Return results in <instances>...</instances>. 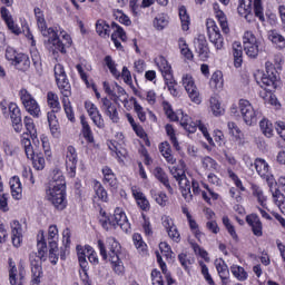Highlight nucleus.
I'll return each instance as SVG.
<instances>
[{
	"mask_svg": "<svg viewBox=\"0 0 285 285\" xmlns=\"http://www.w3.org/2000/svg\"><path fill=\"white\" fill-rule=\"evenodd\" d=\"M178 181V186L181 189V195L186 202H193V193L190 191V180L183 176Z\"/></svg>",
	"mask_w": 285,
	"mask_h": 285,
	"instance_id": "obj_25",
	"label": "nucleus"
},
{
	"mask_svg": "<svg viewBox=\"0 0 285 285\" xmlns=\"http://www.w3.org/2000/svg\"><path fill=\"white\" fill-rule=\"evenodd\" d=\"M179 17L181 21V28L183 30H188L190 26V16H188V11L186 10V7L179 8Z\"/></svg>",
	"mask_w": 285,
	"mask_h": 285,
	"instance_id": "obj_46",
	"label": "nucleus"
},
{
	"mask_svg": "<svg viewBox=\"0 0 285 285\" xmlns=\"http://www.w3.org/2000/svg\"><path fill=\"white\" fill-rule=\"evenodd\" d=\"M134 110L140 121H146V112L144 111V107L137 102V100H134Z\"/></svg>",
	"mask_w": 285,
	"mask_h": 285,
	"instance_id": "obj_61",
	"label": "nucleus"
},
{
	"mask_svg": "<svg viewBox=\"0 0 285 285\" xmlns=\"http://www.w3.org/2000/svg\"><path fill=\"white\" fill-rule=\"evenodd\" d=\"M199 266L202 268V275L205 277L206 282L209 285H215V281H213V276H210V273L208 272V266H206L204 262H200Z\"/></svg>",
	"mask_w": 285,
	"mask_h": 285,
	"instance_id": "obj_60",
	"label": "nucleus"
},
{
	"mask_svg": "<svg viewBox=\"0 0 285 285\" xmlns=\"http://www.w3.org/2000/svg\"><path fill=\"white\" fill-rule=\"evenodd\" d=\"M214 10H215L216 19H218L219 26L224 35H228V32H230V28L228 27V20L226 18V13L219 10L218 4H214Z\"/></svg>",
	"mask_w": 285,
	"mask_h": 285,
	"instance_id": "obj_28",
	"label": "nucleus"
},
{
	"mask_svg": "<svg viewBox=\"0 0 285 285\" xmlns=\"http://www.w3.org/2000/svg\"><path fill=\"white\" fill-rule=\"evenodd\" d=\"M91 121L100 130H104V128H106V122L104 121V116H101V112H98L95 116H91Z\"/></svg>",
	"mask_w": 285,
	"mask_h": 285,
	"instance_id": "obj_63",
	"label": "nucleus"
},
{
	"mask_svg": "<svg viewBox=\"0 0 285 285\" xmlns=\"http://www.w3.org/2000/svg\"><path fill=\"white\" fill-rule=\"evenodd\" d=\"M274 203L279 208L281 213L285 215V196L279 191V189H275L274 193H272Z\"/></svg>",
	"mask_w": 285,
	"mask_h": 285,
	"instance_id": "obj_42",
	"label": "nucleus"
},
{
	"mask_svg": "<svg viewBox=\"0 0 285 285\" xmlns=\"http://www.w3.org/2000/svg\"><path fill=\"white\" fill-rule=\"evenodd\" d=\"M223 224L229 233L230 237H233V239H237V232H235V226L230 224V218H228V216L223 217Z\"/></svg>",
	"mask_w": 285,
	"mask_h": 285,
	"instance_id": "obj_57",
	"label": "nucleus"
},
{
	"mask_svg": "<svg viewBox=\"0 0 285 285\" xmlns=\"http://www.w3.org/2000/svg\"><path fill=\"white\" fill-rule=\"evenodd\" d=\"M57 86L62 95V97H70L72 95V87L70 86V81L68 80V76H60V78H56Z\"/></svg>",
	"mask_w": 285,
	"mask_h": 285,
	"instance_id": "obj_24",
	"label": "nucleus"
},
{
	"mask_svg": "<svg viewBox=\"0 0 285 285\" xmlns=\"http://www.w3.org/2000/svg\"><path fill=\"white\" fill-rule=\"evenodd\" d=\"M183 86L188 94L189 99L194 104H202V97L199 96V90L197 89V86H195V79H193V76L188 73L184 75Z\"/></svg>",
	"mask_w": 285,
	"mask_h": 285,
	"instance_id": "obj_13",
	"label": "nucleus"
},
{
	"mask_svg": "<svg viewBox=\"0 0 285 285\" xmlns=\"http://www.w3.org/2000/svg\"><path fill=\"white\" fill-rule=\"evenodd\" d=\"M206 26L210 43H213L216 50H222L224 48V37L219 32V27H217L213 19H208Z\"/></svg>",
	"mask_w": 285,
	"mask_h": 285,
	"instance_id": "obj_11",
	"label": "nucleus"
},
{
	"mask_svg": "<svg viewBox=\"0 0 285 285\" xmlns=\"http://www.w3.org/2000/svg\"><path fill=\"white\" fill-rule=\"evenodd\" d=\"M166 132L176 150H179V141H177V137L175 136V129L171 125H166Z\"/></svg>",
	"mask_w": 285,
	"mask_h": 285,
	"instance_id": "obj_56",
	"label": "nucleus"
},
{
	"mask_svg": "<svg viewBox=\"0 0 285 285\" xmlns=\"http://www.w3.org/2000/svg\"><path fill=\"white\" fill-rule=\"evenodd\" d=\"M244 50L247 57L255 59L259 55V41L252 31H246L243 37Z\"/></svg>",
	"mask_w": 285,
	"mask_h": 285,
	"instance_id": "obj_10",
	"label": "nucleus"
},
{
	"mask_svg": "<svg viewBox=\"0 0 285 285\" xmlns=\"http://www.w3.org/2000/svg\"><path fill=\"white\" fill-rule=\"evenodd\" d=\"M268 39L269 41H272V43H275V46H277V48H279L281 50L285 48V39L277 31L275 30L269 31Z\"/></svg>",
	"mask_w": 285,
	"mask_h": 285,
	"instance_id": "obj_43",
	"label": "nucleus"
},
{
	"mask_svg": "<svg viewBox=\"0 0 285 285\" xmlns=\"http://www.w3.org/2000/svg\"><path fill=\"white\" fill-rule=\"evenodd\" d=\"M115 86L117 94L114 92V95H111L115 104H119V101H121L122 104H128V95L126 94V89H124L117 82L115 83Z\"/></svg>",
	"mask_w": 285,
	"mask_h": 285,
	"instance_id": "obj_40",
	"label": "nucleus"
},
{
	"mask_svg": "<svg viewBox=\"0 0 285 285\" xmlns=\"http://www.w3.org/2000/svg\"><path fill=\"white\" fill-rule=\"evenodd\" d=\"M105 63L107 68H109V71L111 72V75H114V77H119V71L117 70V67L115 65V60H112V57L106 56Z\"/></svg>",
	"mask_w": 285,
	"mask_h": 285,
	"instance_id": "obj_58",
	"label": "nucleus"
},
{
	"mask_svg": "<svg viewBox=\"0 0 285 285\" xmlns=\"http://www.w3.org/2000/svg\"><path fill=\"white\" fill-rule=\"evenodd\" d=\"M180 118V126L184 127V129L189 132H196L197 128L203 132L205 139H207L208 144H213V137H210V134H208V128L206 125L202 122V120H198L197 122L193 121V118H190L188 115L181 114Z\"/></svg>",
	"mask_w": 285,
	"mask_h": 285,
	"instance_id": "obj_7",
	"label": "nucleus"
},
{
	"mask_svg": "<svg viewBox=\"0 0 285 285\" xmlns=\"http://www.w3.org/2000/svg\"><path fill=\"white\" fill-rule=\"evenodd\" d=\"M259 127L265 137H273V122H269L267 119H263L259 121Z\"/></svg>",
	"mask_w": 285,
	"mask_h": 285,
	"instance_id": "obj_48",
	"label": "nucleus"
},
{
	"mask_svg": "<svg viewBox=\"0 0 285 285\" xmlns=\"http://www.w3.org/2000/svg\"><path fill=\"white\" fill-rule=\"evenodd\" d=\"M96 32L102 38L110 37V24L106 20H98L96 22Z\"/></svg>",
	"mask_w": 285,
	"mask_h": 285,
	"instance_id": "obj_41",
	"label": "nucleus"
},
{
	"mask_svg": "<svg viewBox=\"0 0 285 285\" xmlns=\"http://www.w3.org/2000/svg\"><path fill=\"white\" fill-rule=\"evenodd\" d=\"M246 222L248 226L252 228V233L253 235H255V237H262V235H264L262 219H259V216L257 214L247 215Z\"/></svg>",
	"mask_w": 285,
	"mask_h": 285,
	"instance_id": "obj_19",
	"label": "nucleus"
},
{
	"mask_svg": "<svg viewBox=\"0 0 285 285\" xmlns=\"http://www.w3.org/2000/svg\"><path fill=\"white\" fill-rule=\"evenodd\" d=\"M253 6L255 17H257L259 21H265L262 0H239L237 8L238 14L244 17L248 22L253 21Z\"/></svg>",
	"mask_w": 285,
	"mask_h": 285,
	"instance_id": "obj_4",
	"label": "nucleus"
},
{
	"mask_svg": "<svg viewBox=\"0 0 285 285\" xmlns=\"http://www.w3.org/2000/svg\"><path fill=\"white\" fill-rule=\"evenodd\" d=\"M131 191L139 208L145 212L150 210V203L148 202V198H146V195H144L137 187H132Z\"/></svg>",
	"mask_w": 285,
	"mask_h": 285,
	"instance_id": "obj_23",
	"label": "nucleus"
},
{
	"mask_svg": "<svg viewBox=\"0 0 285 285\" xmlns=\"http://www.w3.org/2000/svg\"><path fill=\"white\" fill-rule=\"evenodd\" d=\"M233 55H234L235 68H240L242 63L244 61V59H243L244 51L242 50V45L240 43L235 42L233 45Z\"/></svg>",
	"mask_w": 285,
	"mask_h": 285,
	"instance_id": "obj_37",
	"label": "nucleus"
},
{
	"mask_svg": "<svg viewBox=\"0 0 285 285\" xmlns=\"http://www.w3.org/2000/svg\"><path fill=\"white\" fill-rule=\"evenodd\" d=\"M95 193L98 199H100L101 202H108V191H106L101 184L97 183L95 185Z\"/></svg>",
	"mask_w": 285,
	"mask_h": 285,
	"instance_id": "obj_55",
	"label": "nucleus"
},
{
	"mask_svg": "<svg viewBox=\"0 0 285 285\" xmlns=\"http://www.w3.org/2000/svg\"><path fill=\"white\" fill-rule=\"evenodd\" d=\"M254 197H257L258 203L263 208H266V196H264V191L259 189V187H255L253 191Z\"/></svg>",
	"mask_w": 285,
	"mask_h": 285,
	"instance_id": "obj_62",
	"label": "nucleus"
},
{
	"mask_svg": "<svg viewBox=\"0 0 285 285\" xmlns=\"http://www.w3.org/2000/svg\"><path fill=\"white\" fill-rule=\"evenodd\" d=\"M106 246L109 250V262L111 263L112 269L116 273V275H124V262L119 259V250L121 249V245L115 237H108L106 239Z\"/></svg>",
	"mask_w": 285,
	"mask_h": 285,
	"instance_id": "obj_5",
	"label": "nucleus"
},
{
	"mask_svg": "<svg viewBox=\"0 0 285 285\" xmlns=\"http://www.w3.org/2000/svg\"><path fill=\"white\" fill-rule=\"evenodd\" d=\"M159 150L163 157H165L167 164H176L177 159L173 157V149H170V144H168V141L161 142L159 145Z\"/></svg>",
	"mask_w": 285,
	"mask_h": 285,
	"instance_id": "obj_33",
	"label": "nucleus"
},
{
	"mask_svg": "<svg viewBox=\"0 0 285 285\" xmlns=\"http://www.w3.org/2000/svg\"><path fill=\"white\" fill-rule=\"evenodd\" d=\"M23 124L32 139H37V128L35 127V121L32 120V118L26 116L23 119Z\"/></svg>",
	"mask_w": 285,
	"mask_h": 285,
	"instance_id": "obj_49",
	"label": "nucleus"
},
{
	"mask_svg": "<svg viewBox=\"0 0 285 285\" xmlns=\"http://www.w3.org/2000/svg\"><path fill=\"white\" fill-rule=\"evenodd\" d=\"M238 108H239V112L242 115L243 121H245L246 126H255V124H257V119L262 117V114L258 110H255L250 101L246 99L239 100Z\"/></svg>",
	"mask_w": 285,
	"mask_h": 285,
	"instance_id": "obj_6",
	"label": "nucleus"
},
{
	"mask_svg": "<svg viewBox=\"0 0 285 285\" xmlns=\"http://www.w3.org/2000/svg\"><path fill=\"white\" fill-rule=\"evenodd\" d=\"M11 239L16 248H19L21 242H23V229L21 228V223H19V220H13L11 223Z\"/></svg>",
	"mask_w": 285,
	"mask_h": 285,
	"instance_id": "obj_20",
	"label": "nucleus"
},
{
	"mask_svg": "<svg viewBox=\"0 0 285 285\" xmlns=\"http://www.w3.org/2000/svg\"><path fill=\"white\" fill-rule=\"evenodd\" d=\"M11 195L13 199H21V193H23V188L21 187V180L19 177L13 176L10 181Z\"/></svg>",
	"mask_w": 285,
	"mask_h": 285,
	"instance_id": "obj_30",
	"label": "nucleus"
},
{
	"mask_svg": "<svg viewBox=\"0 0 285 285\" xmlns=\"http://www.w3.org/2000/svg\"><path fill=\"white\" fill-rule=\"evenodd\" d=\"M110 226H119L121 230L128 233L130 230V223L128 222V217L124 209L117 207L114 212V215L109 218Z\"/></svg>",
	"mask_w": 285,
	"mask_h": 285,
	"instance_id": "obj_14",
	"label": "nucleus"
},
{
	"mask_svg": "<svg viewBox=\"0 0 285 285\" xmlns=\"http://www.w3.org/2000/svg\"><path fill=\"white\" fill-rule=\"evenodd\" d=\"M254 167L259 177L266 178L267 180L271 179L268 178V163H266V160L256 158L254 161Z\"/></svg>",
	"mask_w": 285,
	"mask_h": 285,
	"instance_id": "obj_31",
	"label": "nucleus"
},
{
	"mask_svg": "<svg viewBox=\"0 0 285 285\" xmlns=\"http://www.w3.org/2000/svg\"><path fill=\"white\" fill-rule=\"evenodd\" d=\"M9 283L11 285H23L26 279V269L20 268L18 272L17 266L12 264V261L9 262Z\"/></svg>",
	"mask_w": 285,
	"mask_h": 285,
	"instance_id": "obj_18",
	"label": "nucleus"
},
{
	"mask_svg": "<svg viewBox=\"0 0 285 285\" xmlns=\"http://www.w3.org/2000/svg\"><path fill=\"white\" fill-rule=\"evenodd\" d=\"M47 199L57 210H65L66 206H68V200L66 199V178L61 170L53 171L49 189L47 190Z\"/></svg>",
	"mask_w": 285,
	"mask_h": 285,
	"instance_id": "obj_1",
	"label": "nucleus"
},
{
	"mask_svg": "<svg viewBox=\"0 0 285 285\" xmlns=\"http://www.w3.org/2000/svg\"><path fill=\"white\" fill-rule=\"evenodd\" d=\"M49 124L50 132L52 137L59 139L61 137V131L59 130V120H51Z\"/></svg>",
	"mask_w": 285,
	"mask_h": 285,
	"instance_id": "obj_59",
	"label": "nucleus"
},
{
	"mask_svg": "<svg viewBox=\"0 0 285 285\" xmlns=\"http://www.w3.org/2000/svg\"><path fill=\"white\" fill-rule=\"evenodd\" d=\"M230 273L238 282H246L248 279V273L239 265H232Z\"/></svg>",
	"mask_w": 285,
	"mask_h": 285,
	"instance_id": "obj_38",
	"label": "nucleus"
},
{
	"mask_svg": "<svg viewBox=\"0 0 285 285\" xmlns=\"http://www.w3.org/2000/svg\"><path fill=\"white\" fill-rule=\"evenodd\" d=\"M111 30H114L111 35V41H114L116 48H121V42H119L118 39L126 41L128 39V37L126 36V31H124V28L117 24V22L111 23Z\"/></svg>",
	"mask_w": 285,
	"mask_h": 285,
	"instance_id": "obj_22",
	"label": "nucleus"
},
{
	"mask_svg": "<svg viewBox=\"0 0 285 285\" xmlns=\"http://www.w3.org/2000/svg\"><path fill=\"white\" fill-rule=\"evenodd\" d=\"M101 104L102 112H105L114 124H119V111L117 110V105L112 104L108 98H101Z\"/></svg>",
	"mask_w": 285,
	"mask_h": 285,
	"instance_id": "obj_16",
	"label": "nucleus"
},
{
	"mask_svg": "<svg viewBox=\"0 0 285 285\" xmlns=\"http://www.w3.org/2000/svg\"><path fill=\"white\" fill-rule=\"evenodd\" d=\"M196 52L202 59H208L210 49L208 48V41L205 36H198L197 40L194 41Z\"/></svg>",
	"mask_w": 285,
	"mask_h": 285,
	"instance_id": "obj_21",
	"label": "nucleus"
},
{
	"mask_svg": "<svg viewBox=\"0 0 285 285\" xmlns=\"http://www.w3.org/2000/svg\"><path fill=\"white\" fill-rule=\"evenodd\" d=\"M266 73L263 75L261 79V88L265 91L261 92V97L271 106H277V97L273 95V90L277 89V70H282V66L277 65L276 68L273 67L272 62L265 63Z\"/></svg>",
	"mask_w": 285,
	"mask_h": 285,
	"instance_id": "obj_2",
	"label": "nucleus"
},
{
	"mask_svg": "<svg viewBox=\"0 0 285 285\" xmlns=\"http://www.w3.org/2000/svg\"><path fill=\"white\" fill-rule=\"evenodd\" d=\"M6 59L12 61L16 66H20L22 70L30 68V58L26 53H18L12 47L6 49Z\"/></svg>",
	"mask_w": 285,
	"mask_h": 285,
	"instance_id": "obj_12",
	"label": "nucleus"
},
{
	"mask_svg": "<svg viewBox=\"0 0 285 285\" xmlns=\"http://www.w3.org/2000/svg\"><path fill=\"white\" fill-rule=\"evenodd\" d=\"M102 175L104 184H108V186H111V188H115V186H117V177L115 176V173H112V169H110V167H104Z\"/></svg>",
	"mask_w": 285,
	"mask_h": 285,
	"instance_id": "obj_35",
	"label": "nucleus"
},
{
	"mask_svg": "<svg viewBox=\"0 0 285 285\" xmlns=\"http://www.w3.org/2000/svg\"><path fill=\"white\" fill-rule=\"evenodd\" d=\"M38 237V253H32L29 256L30 264H31V285H39L41 284V275H43V267L42 264L47 259V253H48V244H46V239L43 238V232H39Z\"/></svg>",
	"mask_w": 285,
	"mask_h": 285,
	"instance_id": "obj_3",
	"label": "nucleus"
},
{
	"mask_svg": "<svg viewBox=\"0 0 285 285\" xmlns=\"http://www.w3.org/2000/svg\"><path fill=\"white\" fill-rule=\"evenodd\" d=\"M216 269L220 279H228V265L224 261H216Z\"/></svg>",
	"mask_w": 285,
	"mask_h": 285,
	"instance_id": "obj_47",
	"label": "nucleus"
},
{
	"mask_svg": "<svg viewBox=\"0 0 285 285\" xmlns=\"http://www.w3.org/2000/svg\"><path fill=\"white\" fill-rule=\"evenodd\" d=\"M47 104L53 112L61 111V104L59 102V96H57V94L49 91L47 94Z\"/></svg>",
	"mask_w": 285,
	"mask_h": 285,
	"instance_id": "obj_34",
	"label": "nucleus"
},
{
	"mask_svg": "<svg viewBox=\"0 0 285 285\" xmlns=\"http://www.w3.org/2000/svg\"><path fill=\"white\" fill-rule=\"evenodd\" d=\"M157 67L159 68L164 79H166L168 76L173 77V67L170 63H168V60L164 58V56H160L156 60Z\"/></svg>",
	"mask_w": 285,
	"mask_h": 285,
	"instance_id": "obj_27",
	"label": "nucleus"
},
{
	"mask_svg": "<svg viewBox=\"0 0 285 285\" xmlns=\"http://www.w3.org/2000/svg\"><path fill=\"white\" fill-rule=\"evenodd\" d=\"M164 80L170 95H173V97H177L179 91L177 90V80H175V76H167Z\"/></svg>",
	"mask_w": 285,
	"mask_h": 285,
	"instance_id": "obj_45",
	"label": "nucleus"
},
{
	"mask_svg": "<svg viewBox=\"0 0 285 285\" xmlns=\"http://www.w3.org/2000/svg\"><path fill=\"white\" fill-rule=\"evenodd\" d=\"M114 17L117 21H119V23H122V26H130L132 23L130 18L121 10H114Z\"/></svg>",
	"mask_w": 285,
	"mask_h": 285,
	"instance_id": "obj_50",
	"label": "nucleus"
},
{
	"mask_svg": "<svg viewBox=\"0 0 285 285\" xmlns=\"http://www.w3.org/2000/svg\"><path fill=\"white\" fill-rule=\"evenodd\" d=\"M209 104L214 117H222V115H224V108H222V102H219V99L212 97L209 99Z\"/></svg>",
	"mask_w": 285,
	"mask_h": 285,
	"instance_id": "obj_44",
	"label": "nucleus"
},
{
	"mask_svg": "<svg viewBox=\"0 0 285 285\" xmlns=\"http://www.w3.org/2000/svg\"><path fill=\"white\" fill-rule=\"evenodd\" d=\"M9 112L13 129L17 132H21V130H23V122H21V109H19L17 104L11 102L9 105Z\"/></svg>",
	"mask_w": 285,
	"mask_h": 285,
	"instance_id": "obj_17",
	"label": "nucleus"
},
{
	"mask_svg": "<svg viewBox=\"0 0 285 285\" xmlns=\"http://www.w3.org/2000/svg\"><path fill=\"white\" fill-rule=\"evenodd\" d=\"M19 96L29 115L32 117H39V115H41V107H39V102H37L28 89H21Z\"/></svg>",
	"mask_w": 285,
	"mask_h": 285,
	"instance_id": "obj_8",
	"label": "nucleus"
},
{
	"mask_svg": "<svg viewBox=\"0 0 285 285\" xmlns=\"http://www.w3.org/2000/svg\"><path fill=\"white\" fill-rule=\"evenodd\" d=\"M178 262L181 264L185 271H188V267L191 266V264H195V258L181 253L178 255Z\"/></svg>",
	"mask_w": 285,
	"mask_h": 285,
	"instance_id": "obj_54",
	"label": "nucleus"
},
{
	"mask_svg": "<svg viewBox=\"0 0 285 285\" xmlns=\"http://www.w3.org/2000/svg\"><path fill=\"white\" fill-rule=\"evenodd\" d=\"M154 175L165 188H167L168 193L173 194V187L170 186V180H168V175H166V171L161 167H156L154 170Z\"/></svg>",
	"mask_w": 285,
	"mask_h": 285,
	"instance_id": "obj_29",
	"label": "nucleus"
},
{
	"mask_svg": "<svg viewBox=\"0 0 285 285\" xmlns=\"http://www.w3.org/2000/svg\"><path fill=\"white\" fill-rule=\"evenodd\" d=\"M42 37L48 38L45 43L49 50H52L53 53L61 52L62 55H66V45L61 41V39H59L55 28H49V31H43Z\"/></svg>",
	"mask_w": 285,
	"mask_h": 285,
	"instance_id": "obj_9",
	"label": "nucleus"
},
{
	"mask_svg": "<svg viewBox=\"0 0 285 285\" xmlns=\"http://www.w3.org/2000/svg\"><path fill=\"white\" fill-rule=\"evenodd\" d=\"M153 284L164 285V278L161 277V272L157 269L151 271Z\"/></svg>",
	"mask_w": 285,
	"mask_h": 285,
	"instance_id": "obj_64",
	"label": "nucleus"
},
{
	"mask_svg": "<svg viewBox=\"0 0 285 285\" xmlns=\"http://www.w3.org/2000/svg\"><path fill=\"white\" fill-rule=\"evenodd\" d=\"M80 124L82 126V136L88 141V144H95V136L92 135V129L90 128V125L86 121V117H80Z\"/></svg>",
	"mask_w": 285,
	"mask_h": 285,
	"instance_id": "obj_32",
	"label": "nucleus"
},
{
	"mask_svg": "<svg viewBox=\"0 0 285 285\" xmlns=\"http://www.w3.org/2000/svg\"><path fill=\"white\" fill-rule=\"evenodd\" d=\"M166 26H168V18L166 16L158 14L154 19V28H156V30H164V28H166Z\"/></svg>",
	"mask_w": 285,
	"mask_h": 285,
	"instance_id": "obj_52",
	"label": "nucleus"
},
{
	"mask_svg": "<svg viewBox=\"0 0 285 285\" xmlns=\"http://www.w3.org/2000/svg\"><path fill=\"white\" fill-rule=\"evenodd\" d=\"M76 250L80 268L83 271L85 275H88V261L86 259V253H88V250L83 249L80 245L76 247Z\"/></svg>",
	"mask_w": 285,
	"mask_h": 285,
	"instance_id": "obj_39",
	"label": "nucleus"
},
{
	"mask_svg": "<svg viewBox=\"0 0 285 285\" xmlns=\"http://www.w3.org/2000/svg\"><path fill=\"white\" fill-rule=\"evenodd\" d=\"M62 105L65 108V112L69 121H75V111L72 110V106L70 105V100L66 97L62 98Z\"/></svg>",
	"mask_w": 285,
	"mask_h": 285,
	"instance_id": "obj_53",
	"label": "nucleus"
},
{
	"mask_svg": "<svg viewBox=\"0 0 285 285\" xmlns=\"http://www.w3.org/2000/svg\"><path fill=\"white\" fill-rule=\"evenodd\" d=\"M33 12H35L38 29L40 30L41 35H43L45 31L48 32L50 28H48V24L46 22V16L43 14V10H41V8L39 7H36L33 9Z\"/></svg>",
	"mask_w": 285,
	"mask_h": 285,
	"instance_id": "obj_26",
	"label": "nucleus"
},
{
	"mask_svg": "<svg viewBox=\"0 0 285 285\" xmlns=\"http://www.w3.org/2000/svg\"><path fill=\"white\" fill-rule=\"evenodd\" d=\"M77 149L73 146L67 147L66 166L69 177L77 175Z\"/></svg>",
	"mask_w": 285,
	"mask_h": 285,
	"instance_id": "obj_15",
	"label": "nucleus"
},
{
	"mask_svg": "<svg viewBox=\"0 0 285 285\" xmlns=\"http://www.w3.org/2000/svg\"><path fill=\"white\" fill-rule=\"evenodd\" d=\"M31 160L36 170H43L46 168V158H43L42 154H37Z\"/></svg>",
	"mask_w": 285,
	"mask_h": 285,
	"instance_id": "obj_51",
	"label": "nucleus"
},
{
	"mask_svg": "<svg viewBox=\"0 0 285 285\" xmlns=\"http://www.w3.org/2000/svg\"><path fill=\"white\" fill-rule=\"evenodd\" d=\"M209 86L214 90H222L224 88V78L222 71H215L209 80Z\"/></svg>",
	"mask_w": 285,
	"mask_h": 285,
	"instance_id": "obj_36",
	"label": "nucleus"
}]
</instances>
